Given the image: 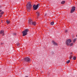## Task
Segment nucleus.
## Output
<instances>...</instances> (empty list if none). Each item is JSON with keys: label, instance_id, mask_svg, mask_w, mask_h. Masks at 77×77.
<instances>
[{"label": "nucleus", "instance_id": "obj_2", "mask_svg": "<svg viewBox=\"0 0 77 77\" xmlns=\"http://www.w3.org/2000/svg\"><path fill=\"white\" fill-rule=\"evenodd\" d=\"M29 32V31L28 29H26L23 31L22 33L23 34V36H24L27 35V32Z\"/></svg>", "mask_w": 77, "mask_h": 77}, {"label": "nucleus", "instance_id": "obj_28", "mask_svg": "<svg viewBox=\"0 0 77 77\" xmlns=\"http://www.w3.org/2000/svg\"><path fill=\"white\" fill-rule=\"evenodd\" d=\"M76 36L77 37V35H76Z\"/></svg>", "mask_w": 77, "mask_h": 77}, {"label": "nucleus", "instance_id": "obj_19", "mask_svg": "<svg viewBox=\"0 0 77 77\" xmlns=\"http://www.w3.org/2000/svg\"><path fill=\"white\" fill-rule=\"evenodd\" d=\"M73 60H75V59H76V57H74L73 58Z\"/></svg>", "mask_w": 77, "mask_h": 77}, {"label": "nucleus", "instance_id": "obj_3", "mask_svg": "<svg viewBox=\"0 0 77 77\" xmlns=\"http://www.w3.org/2000/svg\"><path fill=\"white\" fill-rule=\"evenodd\" d=\"M39 5H40L39 3L37 5H34L33 6L34 10H36L37 9H38V7H39Z\"/></svg>", "mask_w": 77, "mask_h": 77}, {"label": "nucleus", "instance_id": "obj_27", "mask_svg": "<svg viewBox=\"0 0 77 77\" xmlns=\"http://www.w3.org/2000/svg\"><path fill=\"white\" fill-rule=\"evenodd\" d=\"M2 10H0V12H2Z\"/></svg>", "mask_w": 77, "mask_h": 77}, {"label": "nucleus", "instance_id": "obj_6", "mask_svg": "<svg viewBox=\"0 0 77 77\" xmlns=\"http://www.w3.org/2000/svg\"><path fill=\"white\" fill-rule=\"evenodd\" d=\"M75 7H73L72 8V9L71 11V13H73V12H74V11L75 10Z\"/></svg>", "mask_w": 77, "mask_h": 77}, {"label": "nucleus", "instance_id": "obj_4", "mask_svg": "<svg viewBox=\"0 0 77 77\" xmlns=\"http://www.w3.org/2000/svg\"><path fill=\"white\" fill-rule=\"evenodd\" d=\"M72 42L71 40V39H68L66 40V44L67 46H69V44Z\"/></svg>", "mask_w": 77, "mask_h": 77}, {"label": "nucleus", "instance_id": "obj_20", "mask_svg": "<svg viewBox=\"0 0 77 77\" xmlns=\"http://www.w3.org/2000/svg\"><path fill=\"white\" fill-rule=\"evenodd\" d=\"M3 14H4V12H2L0 14L1 15H3Z\"/></svg>", "mask_w": 77, "mask_h": 77}, {"label": "nucleus", "instance_id": "obj_21", "mask_svg": "<svg viewBox=\"0 0 77 77\" xmlns=\"http://www.w3.org/2000/svg\"><path fill=\"white\" fill-rule=\"evenodd\" d=\"M13 35H16V33H13Z\"/></svg>", "mask_w": 77, "mask_h": 77}, {"label": "nucleus", "instance_id": "obj_25", "mask_svg": "<svg viewBox=\"0 0 77 77\" xmlns=\"http://www.w3.org/2000/svg\"><path fill=\"white\" fill-rule=\"evenodd\" d=\"M47 15V14H45V16H46Z\"/></svg>", "mask_w": 77, "mask_h": 77}, {"label": "nucleus", "instance_id": "obj_30", "mask_svg": "<svg viewBox=\"0 0 77 77\" xmlns=\"http://www.w3.org/2000/svg\"><path fill=\"white\" fill-rule=\"evenodd\" d=\"M71 54H72V53H71Z\"/></svg>", "mask_w": 77, "mask_h": 77}, {"label": "nucleus", "instance_id": "obj_14", "mask_svg": "<svg viewBox=\"0 0 77 77\" xmlns=\"http://www.w3.org/2000/svg\"><path fill=\"white\" fill-rule=\"evenodd\" d=\"M6 22L7 24H9V23H10V21L8 20H7L6 21Z\"/></svg>", "mask_w": 77, "mask_h": 77}, {"label": "nucleus", "instance_id": "obj_15", "mask_svg": "<svg viewBox=\"0 0 77 77\" xmlns=\"http://www.w3.org/2000/svg\"><path fill=\"white\" fill-rule=\"evenodd\" d=\"M54 22H51V25H54Z\"/></svg>", "mask_w": 77, "mask_h": 77}, {"label": "nucleus", "instance_id": "obj_17", "mask_svg": "<svg viewBox=\"0 0 77 77\" xmlns=\"http://www.w3.org/2000/svg\"><path fill=\"white\" fill-rule=\"evenodd\" d=\"M72 55H70L69 57V59L71 60L72 59Z\"/></svg>", "mask_w": 77, "mask_h": 77}, {"label": "nucleus", "instance_id": "obj_11", "mask_svg": "<svg viewBox=\"0 0 77 77\" xmlns=\"http://www.w3.org/2000/svg\"><path fill=\"white\" fill-rule=\"evenodd\" d=\"M4 33V31L1 30L0 31V34H2Z\"/></svg>", "mask_w": 77, "mask_h": 77}, {"label": "nucleus", "instance_id": "obj_23", "mask_svg": "<svg viewBox=\"0 0 77 77\" xmlns=\"http://www.w3.org/2000/svg\"><path fill=\"white\" fill-rule=\"evenodd\" d=\"M65 32H66V33L68 32V30H65Z\"/></svg>", "mask_w": 77, "mask_h": 77}, {"label": "nucleus", "instance_id": "obj_13", "mask_svg": "<svg viewBox=\"0 0 77 77\" xmlns=\"http://www.w3.org/2000/svg\"><path fill=\"white\" fill-rule=\"evenodd\" d=\"M73 44H74L73 43H72L70 44H69V45H70V46H72V45H73Z\"/></svg>", "mask_w": 77, "mask_h": 77}, {"label": "nucleus", "instance_id": "obj_5", "mask_svg": "<svg viewBox=\"0 0 77 77\" xmlns=\"http://www.w3.org/2000/svg\"><path fill=\"white\" fill-rule=\"evenodd\" d=\"M24 60L25 61H26V62H29V61H30L31 60L28 57L25 58L24 59Z\"/></svg>", "mask_w": 77, "mask_h": 77}, {"label": "nucleus", "instance_id": "obj_26", "mask_svg": "<svg viewBox=\"0 0 77 77\" xmlns=\"http://www.w3.org/2000/svg\"><path fill=\"white\" fill-rule=\"evenodd\" d=\"M2 17V15H0V18H1Z\"/></svg>", "mask_w": 77, "mask_h": 77}, {"label": "nucleus", "instance_id": "obj_8", "mask_svg": "<svg viewBox=\"0 0 77 77\" xmlns=\"http://www.w3.org/2000/svg\"><path fill=\"white\" fill-rule=\"evenodd\" d=\"M32 22H33V21L31 19L29 20V24H32Z\"/></svg>", "mask_w": 77, "mask_h": 77}, {"label": "nucleus", "instance_id": "obj_1", "mask_svg": "<svg viewBox=\"0 0 77 77\" xmlns=\"http://www.w3.org/2000/svg\"><path fill=\"white\" fill-rule=\"evenodd\" d=\"M32 6V5L31 4V2H29L28 3L27 5H26V10L28 12L30 11Z\"/></svg>", "mask_w": 77, "mask_h": 77}, {"label": "nucleus", "instance_id": "obj_24", "mask_svg": "<svg viewBox=\"0 0 77 77\" xmlns=\"http://www.w3.org/2000/svg\"><path fill=\"white\" fill-rule=\"evenodd\" d=\"M2 36H3V35H5V34L4 33H2Z\"/></svg>", "mask_w": 77, "mask_h": 77}, {"label": "nucleus", "instance_id": "obj_7", "mask_svg": "<svg viewBox=\"0 0 77 77\" xmlns=\"http://www.w3.org/2000/svg\"><path fill=\"white\" fill-rule=\"evenodd\" d=\"M52 42L53 44V45H57V44L56 42H55L54 41H52Z\"/></svg>", "mask_w": 77, "mask_h": 77}, {"label": "nucleus", "instance_id": "obj_10", "mask_svg": "<svg viewBox=\"0 0 77 77\" xmlns=\"http://www.w3.org/2000/svg\"><path fill=\"white\" fill-rule=\"evenodd\" d=\"M76 40H77V38H75L74 39V40H73V42H74V43H75V42Z\"/></svg>", "mask_w": 77, "mask_h": 77}, {"label": "nucleus", "instance_id": "obj_18", "mask_svg": "<svg viewBox=\"0 0 77 77\" xmlns=\"http://www.w3.org/2000/svg\"><path fill=\"white\" fill-rule=\"evenodd\" d=\"M70 62V60H68L66 62L67 63H69Z\"/></svg>", "mask_w": 77, "mask_h": 77}, {"label": "nucleus", "instance_id": "obj_9", "mask_svg": "<svg viewBox=\"0 0 77 77\" xmlns=\"http://www.w3.org/2000/svg\"><path fill=\"white\" fill-rule=\"evenodd\" d=\"M32 25H34V26H36V23L35 22H32Z\"/></svg>", "mask_w": 77, "mask_h": 77}, {"label": "nucleus", "instance_id": "obj_16", "mask_svg": "<svg viewBox=\"0 0 77 77\" xmlns=\"http://www.w3.org/2000/svg\"><path fill=\"white\" fill-rule=\"evenodd\" d=\"M38 17L39 16V13L37 12L36 13Z\"/></svg>", "mask_w": 77, "mask_h": 77}, {"label": "nucleus", "instance_id": "obj_29", "mask_svg": "<svg viewBox=\"0 0 77 77\" xmlns=\"http://www.w3.org/2000/svg\"><path fill=\"white\" fill-rule=\"evenodd\" d=\"M1 21H2V20H1Z\"/></svg>", "mask_w": 77, "mask_h": 77}, {"label": "nucleus", "instance_id": "obj_22", "mask_svg": "<svg viewBox=\"0 0 77 77\" xmlns=\"http://www.w3.org/2000/svg\"><path fill=\"white\" fill-rule=\"evenodd\" d=\"M17 46H19V45H20V43H17Z\"/></svg>", "mask_w": 77, "mask_h": 77}, {"label": "nucleus", "instance_id": "obj_12", "mask_svg": "<svg viewBox=\"0 0 77 77\" xmlns=\"http://www.w3.org/2000/svg\"><path fill=\"white\" fill-rule=\"evenodd\" d=\"M65 3V1H62V2H61V4L62 5H63V4H64Z\"/></svg>", "mask_w": 77, "mask_h": 77}]
</instances>
